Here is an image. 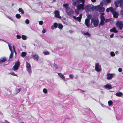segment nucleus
Instances as JSON below:
<instances>
[{
  "label": "nucleus",
  "mask_w": 123,
  "mask_h": 123,
  "mask_svg": "<svg viewBox=\"0 0 123 123\" xmlns=\"http://www.w3.org/2000/svg\"><path fill=\"white\" fill-rule=\"evenodd\" d=\"M85 2V0H73L72 4L74 6L77 7L75 10L76 14L78 15L79 14L81 9H84V4Z\"/></svg>",
  "instance_id": "obj_1"
},
{
  "label": "nucleus",
  "mask_w": 123,
  "mask_h": 123,
  "mask_svg": "<svg viewBox=\"0 0 123 123\" xmlns=\"http://www.w3.org/2000/svg\"><path fill=\"white\" fill-rule=\"evenodd\" d=\"M91 20L92 24L93 25L94 27L97 26L98 25L99 22L98 19L94 18H92Z\"/></svg>",
  "instance_id": "obj_2"
},
{
  "label": "nucleus",
  "mask_w": 123,
  "mask_h": 123,
  "mask_svg": "<svg viewBox=\"0 0 123 123\" xmlns=\"http://www.w3.org/2000/svg\"><path fill=\"white\" fill-rule=\"evenodd\" d=\"M86 11L87 12L93 10V6L92 5H87L85 7Z\"/></svg>",
  "instance_id": "obj_3"
},
{
  "label": "nucleus",
  "mask_w": 123,
  "mask_h": 123,
  "mask_svg": "<svg viewBox=\"0 0 123 123\" xmlns=\"http://www.w3.org/2000/svg\"><path fill=\"white\" fill-rule=\"evenodd\" d=\"M26 67L27 70L29 74L31 75V66L30 64L27 62H26Z\"/></svg>",
  "instance_id": "obj_4"
},
{
  "label": "nucleus",
  "mask_w": 123,
  "mask_h": 123,
  "mask_svg": "<svg viewBox=\"0 0 123 123\" xmlns=\"http://www.w3.org/2000/svg\"><path fill=\"white\" fill-rule=\"evenodd\" d=\"M116 26L118 27L120 30H121L123 26V21H117L116 24Z\"/></svg>",
  "instance_id": "obj_5"
},
{
  "label": "nucleus",
  "mask_w": 123,
  "mask_h": 123,
  "mask_svg": "<svg viewBox=\"0 0 123 123\" xmlns=\"http://www.w3.org/2000/svg\"><path fill=\"white\" fill-rule=\"evenodd\" d=\"M20 65V63L19 61H17L16 62L14 65L13 67V69L14 71L17 70Z\"/></svg>",
  "instance_id": "obj_6"
},
{
  "label": "nucleus",
  "mask_w": 123,
  "mask_h": 123,
  "mask_svg": "<svg viewBox=\"0 0 123 123\" xmlns=\"http://www.w3.org/2000/svg\"><path fill=\"white\" fill-rule=\"evenodd\" d=\"M95 69L98 72H100L101 71V65L98 63H96L95 64Z\"/></svg>",
  "instance_id": "obj_7"
},
{
  "label": "nucleus",
  "mask_w": 123,
  "mask_h": 123,
  "mask_svg": "<svg viewBox=\"0 0 123 123\" xmlns=\"http://www.w3.org/2000/svg\"><path fill=\"white\" fill-rule=\"evenodd\" d=\"M103 5V2H101L100 3V5L96 6H93V10H99L101 6H102Z\"/></svg>",
  "instance_id": "obj_8"
},
{
  "label": "nucleus",
  "mask_w": 123,
  "mask_h": 123,
  "mask_svg": "<svg viewBox=\"0 0 123 123\" xmlns=\"http://www.w3.org/2000/svg\"><path fill=\"white\" fill-rule=\"evenodd\" d=\"M119 3L120 4V7H121V6L123 4V1L121 0L120 1L119 0H117L115 2V5L116 7H117L118 6Z\"/></svg>",
  "instance_id": "obj_9"
},
{
  "label": "nucleus",
  "mask_w": 123,
  "mask_h": 123,
  "mask_svg": "<svg viewBox=\"0 0 123 123\" xmlns=\"http://www.w3.org/2000/svg\"><path fill=\"white\" fill-rule=\"evenodd\" d=\"M115 75L114 74L108 73L106 75V78L108 80H110L111 79L113 76Z\"/></svg>",
  "instance_id": "obj_10"
},
{
  "label": "nucleus",
  "mask_w": 123,
  "mask_h": 123,
  "mask_svg": "<svg viewBox=\"0 0 123 123\" xmlns=\"http://www.w3.org/2000/svg\"><path fill=\"white\" fill-rule=\"evenodd\" d=\"M55 14V16L56 18H61V17L60 16L59 12L58 10H55L54 12Z\"/></svg>",
  "instance_id": "obj_11"
},
{
  "label": "nucleus",
  "mask_w": 123,
  "mask_h": 123,
  "mask_svg": "<svg viewBox=\"0 0 123 123\" xmlns=\"http://www.w3.org/2000/svg\"><path fill=\"white\" fill-rule=\"evenodd\" d=\"M82 14H81L79 16V17H76L75 16H73V17L76 20H78L79 22H80L81 21V20L82 18Z\"/></svg>",
  "instance_id": "obj_12"
},
{
  "label": "nucleus",
  "mask_w": 123,
  "mask_h": 123,
  "mask_svg": "<svg viewBox=\"0 0 123 123\" xmlns=\"http://www.w3.org/2000/svg\"><path fill=\"white\" fill-rule=\"evenodd\" d=\"M112 12V13L113 17H114L115 18H117L118 17V14L117 12H116L115 11V9H114Z\"/></svg>",
  "instance_id": "obj_13"
},
{
  "label": "nucleus",
  "mask_w": 123,
  "mask_h": 123,
  "mask_svg": "<svg viewBox=\"0 0 123 123\" xmlns=\"http://www.w3.org/2000/svg\"><path fill=\"white\" fill-rule=\"evenodd\" d=\"M58 74L60 78L62 79L64 81H66L65 77L63 74L61 73H58Z\"/></svg>",
  "instance_id": "obj_14"
},
{
  "label": "nucleus",
  "mask_w": 123,
  "mask_h": 123,
  "mask_svg": "<svg viewBox=\"0 0 123 123\" xmlns=\"http://www.w3.org/2000/svg\"><path fill=\"white\" fill-rule=\"evenodd\" d=\"M31 56L35 60L37 61L39 59V57L37 55L32 54Z\"/></svg>",
  "instance_id": "obj_15"
},
{
  "label": "nucleus",
  "mask_w": 123,
  "mask_h": 123,
  "mask_svg": "<svg viewBox=\"0 0 123 123\" xmlns=\"http://www.w3.org/2000/svg\"><path fill=\"white\" fill-rule=\"evenodd\" d=\"M9 49L11 52V54L10 55V57L11 58L13 56V52L12 49V47L9 44L8 45Z\"/></svg>",
  "instance_id": "obj_16"
},
{
  "label": "nucleus",
  "mask_w": 123,
  "mask_h": 123,
  "mask_svg": "<svg viewBox=\"0 0 123 123\" xmlns=\"http://www.w3.org/2000/svg\"><path fill=\"white\" fill-rule=\"evenodd\" d=\"M6 60V58L5 57H2L0 59V63H1L5 62Z\"/></svg>",
  "instance_id": "obj_17"
},
{
  "label": "nucleus",
  "mask_w": 123,
  "mask_h": 123,
  "mask_svg": "<svg viewBox=\"0 0 123 123\" xmlns=\"http://www.w3.org/2000/svg\"><path fill=\"white\" fill-rule=\"evenodd\" d=\"M66 12L67 14L69 15H71L73 13V11L70 8H69V9L66 10Z\"/></svg>",
  "instance_id": "obj_18"
},
{
  "label": "nucleus",
  "mask_w": 123,
  "mask_h": 123,
  "mask_svg": "<svg viewBox=\"0 0 123 123\" xmlns=\"http://www.w3.org/2000/svg\"><path fill=\"white\" fill-rule=\"evenodd\" d=\"M66 12L67 14L69 15H71L73 13V11L70 8H69V9L66 10Z\"/></svg>",
  "instance_id": "obj_19"
},
{
  "label": "nucleus",
  "mask_w": 123,
  "mask_h": 123,
  "mask_svg": "<svg viewBox=\"0 0 123 123\" xmlns=\"http://www.w3.org/2000/svg\"><path fill=\"white\" fill-rule=\"evenodd\" d=\"M90 20L89 19L86 18L85 20V24L88 27H89Z\"/></svg>",
  "instance_id": "obj_20"
},
{
  "label": "nucleus",
  "mask_w": 123,
  "mask_h": 123,
  "mask_svg": "<svg viewBox=\"0 0 123 123\" xmlns=\"http://www.w3.org/2000/svg\"><path fill=\"white\" fill-rule=\"evenodd\" d=\"M104 87L105 88L108 89H110L112 88V87L111 85L109 84H107L105 85L104 86Z\"/></svg>",
  "instance_id": "obj_21"
},
{
  "label": "nucleus",
  "mask_w": 123,
  "mask_h": 123,
  "mask_svg": "<svg viewBox=\"0 0 123 123\" xmlns=\"http://www.w3.org/2000/svg\"><path fill=\"white\" fill-rule=\"evenodd\" d=\"M113 9L112 7H110L109 8H107L106 10V11L107 12H109L110 10L112 12L113 11Z\"/></svg>",
  "instance_id": "obj_22"
},
{
  "label": "nucleus",
  "mask_w": 123,
  "mask_h": 123,
  "mask_svg": "<svg viewBox=\"0 0 123 123\" xmlns=\"http://www.w3.org/2000/svg\"><path fill=\"white\" fill-rule=\"evenodd\" d=\"M122 95V93L120 92H119L116 93L115 95L118 97H120Z\"/></svg>",
  "instance_id": "obj_23"
},
{
  "label": "nucleus",
  "mask_w": 123,
  "mask_h": 123,
  "mask_svg": "<svg viewBox=\"0 0 123 123\" xmlns=\"http://www.w3.org/2000/svg\"><path fill=\"white\" fill-rule=\"evenodd\" d=\"M110 31L115 33H117V31L116 30V28L115 27L111 29L110 30Z\"/></svg>",
  "instance_id": "obj_24"
},
{
  "label": "nucleus",
  "mask_w": 123,
  "mask_h": 123,
  "mask_svg": "<svg viewBox=\"0 0 123 123\" xmlns=\"http://www.w3.org/2000/svg\"><path fill=\"white\" fill-rule=\"evenodd\" d=\"M102 6H101L99 11L100 12H103L105 10V8L102 7Z\"/></svg>",
  "instance_id": "obj_25"
},
{
  "label": "nucleus",
  "mask_w": 123,
  "mask_h": 123,
  "mask_svg": "<svg viewBox=\"0 0 123 123\" xmlns=\"http://www.w3.org/2000/svg\"><path fill=\"white\" fill-rule=\"evenodd\" d=\"M21 38L23 40H26L27 39V37L25 35H22Z\"/></svg>",
  "instance_id": "obj_26"
},
{
  "label": "nucleus",
  "mask_w": 123,
  "mask_h": 123,
  "mask_svg": "<svg viewBox=\"0 0 123 123\" xmlns=\"http://www.w3.org/2000/svg\"><path fill=\"white\" fill-rule=\"evenodd\" d=\"M63 6L66 9V10L69 9V7H68V4H66L63 5Z\"/></svg>",
  "instance_id": "obj_27"
},
{
  "label": "nucleus",
  "mask_w": 123,
  "mask_h": 123,
  "mask_svg": "<svg viewBox=\"0 0 123 123\" xmlns=\"http://www.w3.org/2000/svg\"><path fill=\"white\" fill-rule=\"evenodd\" d=\"M58 27L60 29H62L63 28V25L60 24H59L58 25Z\"/></svg>",
  "instance_id": "obj_28"
},
{
  "label": "nucleus",
  "mask_w": 123,
  "mask_h": 123,
  "mask_svg": "<svg viewBox=\"0 0 123 123\" xmlns=\"http://www.w3.org/2000/svg\"><path fill=\"white\" fill-rule=\"evenodd\" d=\"M18 11L19 12H21L22 14L24 13V11L21 8H19Z\"/></svg>",
  "instance_id": "obj_29"
},
{
  "label": "nucleus",
  "mask_w": 123,
  "mask_h": 123,
  "mask_svg": "<svg viewBox=\"0 0 123 123\" xmlns=\"http://www.w3.org/2000/svg\"><path fill=\"white\" fill-rule=\"evenodd\" d=\"M84 34L88 37H89L90 36V34L88 32H84Z\"/></svg>",
  "instance_id": "obj_30"
},
{
  "label": "nucleus",
  "mask_w": 123,
  "mask_h": 123,
  "mask_svg": "<svg viewBox=\"0 0 123 123\" xmlns=\"http://www.w3.org/2000/svg\"><path fill=\"white\" fill-rule=\"evenodd\" d=\"M26 55V53L25 52H23L21 53V56L22 57L25 56Z\"/></svg>",
  "instance_id": "obj_31"
},
{
  "label": "nucleus",
  "mask_w": 123,
  "mask_h": 123,
  "mask_svg": "<svg viewBox=\"0 0 123 123\" xmlns=\"http://www.w3.org/2000/svg\"><path fill=\"white\" fill-rule=\"evenodd\" d=\"M108 105L109 106H111L112 105V104L113 103V102L112 101L110 100L108 102Z\"/></svg>",
  "instance_id": "obj_32"
},
{
  "label": "nucleus",
  "mask_w": 123,
  "mask_h": 123,
  "mask_svg": "<svg viewBox=\"0 0 123 123\" xmlns=\"http://www.w3.org/2000/svg\"><path fill=\"white\" fill-rule=\"evenodd\" d=\"M6 17L8 18L9 19L12 21H14V20H13V18L11 17L10 16H7Z\"/></svg>",
  "instance_id": "obj_33"
},
{
  "label": "nucleus",
  "mask_w": 123,
  "mask_h": 123,
  "mask_svg": "<svg viewBox=\"0 0 123 123\" xmlns=\"http://www.w3.org/2000/svg\"><path fill=\"white\" fill-rule=\"evenodd\" d=\"M100 18L101 19V21L105 20V18L102 15H100Z\"/></svg>",
  "instance_id": "obj_34"
},
{
  "label": "nucleus",
  "mask_w": 123,
  "mask_h": 123,
  "mask_svg": "<svg viewBox=\"0 0 123 123\" xmlns=\"http://www.w3.org/2000/svg\"><path fill=\"white\" fill-rule=\"evenodd\" d=\"M16 17L18 19H19L21 18V16L19 14H17L16 15Z\"/></svg>",
  "instance_id": "obj_35"
},
{
  "label": "nucleus",
  "mask_w": 123,
  "mask_h": 123,
  "mask_svg": "<svg viewBox=\"0 0 123 123\" xmlns=\"http://www.w3.org/2000/svg\"><path fill=\"white\" fill-rule=\"evenodd\" d=\"M105 21H101L99 25H103L104 24Z\"/></svg>",
  "instance_id": "obj_36"
},
{
  "label": "nucleus",
  "mask_w": 123,
  "mask_h": 123,
  "mask_svg": "<svg viewBox=\"0 0 123 123\" xmlns=\"http://www.w3.org/2000/svg\"><path fill=\"white\" fill-rule=\"evenodd\" d=\"M110 55L112 56H114L115 55V53L113 51L111 52H110Z\"/></svg>",
  "instance_id": "obj_37"
},
{
  "label": "nucleus",
  "mask_w": 123,
  "mask_h": 123,
  "mask_svg": "<svg viewBox=\"0 0 123 123\" xmlns=\"http://www.w3.org/2000/svg\"><path fill=\"white\" fill-rule=\"evenodd\" d=\"M43 53L45 55H49V52L47 51L43 52Z\"/></svg>",
  "instance_id": "obj_38"
},
{
  "label": "nucleus",
  "mask_w": 123,
  "mask_h": 123,
  "mask_svg": "<svg viewBox=\"0 0 123 123\" xmlns=\"http://www.w3.org/2000/svg\"><path fill=\"white\" fill-rule=\"evenodd\" d=\"M21 90V89H19V88H17L16 89V94L17 93H19V92L20 91V90Z\"/></svg>",
  "instance_id": "obj_39"
},
{
  "label": "nucleus",
  "mask_w": 123,
  "mask_h": 123,
  "mask_svg": "<svg viewBox=\"0 0 123 123\" xmlns=\"http://www.w3.org/2000/svg\"><path fill=\"white\" fill-rule=\"evenodd\" d=\"M43 91L45 93H46L47 92V91L46 89L45 88H44L43 89Z\"/></svg>",
  "instance_id": "obj_40"
},
{
  "label": "nucleus",
  "mask_w": 123,
  "mask_h": 123,
  "mask_svg": "<svg viewBox=\"0 0 123 123\" xmlns=\"http://www.w3.org/2000/svg\"><path fill=\"white\" fill-rule=\"evenodd\" d=\"M58 25L57 23H54L53 26L55 27V28H56L57 27Z\"/></svg>",
  "instance_id": "obj_41"
},
{
  "label": "nucleus",
  "mask_w": 123,
  "mask_h": 123,
  "mask_svg": "<svg viewBox=\"0 0 123 123\" xmlns=\"http://www.w3.org/2000/svg\"><path fill=\"white\" fill-rule=\"evenodd\" d=\"M25 22L27 24H28L30 23V21L29 19H27L26 20Z\"/></svg>",
  "instance_id": "obj_42"
},
{
  "label": "nucleus",
  "mask_w": 123,
  "mask_h": 123,
  "mask_svg": "<svg viewBox=\"0 0 123 123\" xmlns=\"http://www.w3.org/2000/svg\"><path fill=\"white\" fill-rule=\"evenodd\" d=\"M53 66L56 69H57L58 68V66L55 63L54 64Z\"/></svg>",
  "instance_id": "obj_43"
},
{
  "label": "nucleus",
  "mask_w": 123,
  "mask_h": 123,
  "mask_svg": "<svg viewBox=\"0 0 123 123\" xmlns=\"http://www.w3.org/2000/svg\"><path fill=\"white\" fill-rule=\"evenodd\" d=\"M46 29H45L43 28L42 31V32L43 33H44L46 32Z\"/></svg>",
  "instance_id": "obj_44"
},
{
  "label": "nucleus",
  "mask_w": 123,
  "mask_h": 123,
  "mask_svg": "<svg viewBox=\"0 0 123 123\" xmlns=\"http://www.w3.org/2000/svg\"><path fill=\"white\" fill-rule=\"evenodd\" d=\"M39 23L40 25H42L43 24V22L42 21H40L39 22Z\"/></svg>",
  "instance_id": "obj_45"
},
{
  "label": "nucleus",
  "mask_w": 123,
  "mask_h": 123,
  "mask_svg": "<svg viewBox=\"0 0 123 123\" xmlns=\"http://www.w3.org/2000/svg\"><path fill=\"white\" fill-rule=\"evenodd\" d=\"M16 37H17V38L18 39H20L21 38V36L18 35H16Z\"/></svg>",
  "instance_id": "obj_46"
},
{
  "label": "nucleus",
  "mask_w": 123,
  "mask_h": 123,
  "mask_svg": "<svg viewBox=\"0 0 123 123\" xmlns=\"http://www.w3.org/2000/svg\"><path fill=\"white\" fill-rule=\"evenodd\" d=\"M74 75L72 74H70L69 75V77L71 79H73L74 77Z\"/></svg>",
  "instance_id": "obj_47"
},
{
  "label": "nucleus",
  "mask_w": 123,
  "mask_h": 123,
  "mask_svg": "<svg viewBox=\"0 0 123 123\" xmlns=\"http://www.w3.org/2000/svg\"><path fill=\"white\" fill-rule=\"evenodd\" d=\"M101 105L102 107H106V106L105 105L103 104H101Z\"/></svg>",
  "instance_id": "obj_48"
},
{
  "label": "nucleus",
  "mask_w": 123,
  "mask_h": 123,
  "mask_svg": "<svg viewBox=\"0 0 123 123\" xmlns=\"http://www.w3.org/2000/svg\"><path fill=\"white\" fill-rule=\"evenodd\" d=\"M118 71L120 72H121L122 71V70L121 68H119L118 69Z\"/></svg>",
  "instance_id": "obj_49"
},
{
  "label": "nucleus",
  "mask_w": 123,
  "mask_h": 123,
  "mask_svg": "<svg viewBox=\"0 0 123 123\" xmlns=\"http://www.w3.org/2000/svg\"><path fill=\"white\" fill-rule=\"evenodd\" d=\"M106 1L108 3H109L111 2V0H106Z\"/></svg>",
  "instance_id": "obj_50"
},
{
  "label": "nucleus",
  "mask_w": 123,
  "mask_h": 123,
  "mask_svg": "<svg viewBox=\"0 0 123 123\" xmlns=\"http://www.w3.org/2000/svg\"><path fill=\"white\" fill-rule=\"evenodd\" d=\"M10 74H13V75L14 76H17V75H16V74H14V73H13H13H10Z\"/></svg>",
  "instance_id": "obj_51"
},
{
  "label": "nucleus",
  "mask_w": 123,
  "mask_h": 123,
  "mask_svg": "<svg viewBox=\"0 0 123 123\" xmlns=\"http://www.w3.org/2000/svg\"><path fill=\"white\" fill-rule=\"evenodd\" d=\"M55 27L54 26H52L51 27V29L52 30H54L55 29Z\"/></svg>",
  "instance_id": "obj_52"
},
{
  "label": "nucleus",
  "mask_w": 123,
  "mask_h": 123,
  "mask_svg": "<svg viewBox=\"0 0 123 123\" xmlns=\"http://www.w3.org/2000/svg\"><path fill=\"white\" fill-rule=\"evenodd\" d=\"M114 34H112L110 35V37H113Z\"/></svg>",
  "instance_id": "obj_53"
},
{
  "label": "nucleus",
  "mask_w": 123,
  "mask_h": 123,
  "mask_svg": "<svg viewBox=\"0 0 123 123\" xmlns=\"http://www.w3.org/2000/svg\"><path fill=\"white\" fill-rule=\"evenodd\" d=\"M109 21V20L108 19H106L105 20V22H108Z\"/></svg>",
  "instance_id": "obj_54"
},
{
  "label": "nucleus",
  "mask_w": 123,
  "mask_h": 123,
  "mask_svg": "<svg viewBox=\"0 0 123 123\" xmlns=\"http://www.w3.org/2000/svg\"><path fill=\"white\" fill-rule=\"evenodd\" d=\"M92 2H94L96 1V0H91Z\"/></svg>",
  "instance_id": "obj_55"
},
{
  "label": "nucleus",
  "mask_w": 123,
  "mask_h": 123,
  "mask_svg": "<svg viewBox=\"0 0 123 123\" xmlns=\"http://www.w3.org/2000/svg\"><path fill=\"white\" fill-rule=\"evenodd\" d=\"M13 50L14 51V52L15 53V50L14 47V46H13Z\"/></svg>",
  "instance_id": "obj_56"
},
{
  "label": "nucleus",
  "mask_w": 123,
  "mask_h": 123,
  "mask_svg": "<svg viewBox=\"0 0 123 123\" xmlns=\"http://www.w3.org/2000/svg\"><path fill=\"white\" fill-rule=\"evenodd\" d=\"M104 14H105V13H104V12L103 13H102L101 14V15H102L103 16V15H104Z\"/></svg>",
  "instance_id": "obj_57"
},
{
  "label": "nucleus",
  "mask_w": 123,
  "mask_h": 123,
  "mask_svg": "<svg viewBox=\"0 0 123 123\" xmlns=\"http://www.w3.org/2000/svg\"><path fill=\"white\" fill-rule=\"evenodd\" d=\"M69 32H70V33H72V31H71V30H70V31H69Z\"/></svg>",
  "instance_id": "obj_58"
},
{
  "label": "nucleus",
  "mask_w": 123,
  "mask_h": 123,
  "mask_svg": "<svg viewBox=\"0 0 123 123\" xmlns=\"http://www.w3.org/2000/svg\"><path fill=\"white\" fill-rule=\"evenodd\" d=\"M3 41V40L0 39V41Z\"/></svg>",
  "instance_id": "obj_59"
},
{
  "label": "nucleus",
  "mask_w": 123,
  "mask_h": 123,
  "mask_svg": "<svg viewBox=\"0 0 123 123\" xmlns=\"http://www.w3.org/2000/svg\"><path fill=\"white\" fill-rule=\"evenodd\" d=\"M119 0L120 1V0ZM123 0H121V1H123Z\"/></svg>",
  "instance_id": "obj_60"
},
{
  "label": "nucleus",
  "mask_w": 123,
  "mask_h": 123,
  "mask_svg": "<svg viewBox=\"0 0 123 123\" xmlns=\"http://www.w3.org/2000/svg\"><path fill=\"white\" fill-rule=\"evenodd\" d=\"M53 1H55V0H53Z\"/></svg>",
  "instance_id": "obj_61"
},
{
  "label": "nucleus",
  "mask_w": 123,
  "mask_h": 123,
  "mask_svg": "<svg viewBox=\"0 0 123 123\" xmlns=\"http://www.w3.org/2000/svg\"><path fill=\"white\" fill-rule=\"evenodd\" d=\"M122 74H123V72H122Z\"/></svg>",
  "instance_id": "obj_62"
},
{
  "label": "nucleus",
  "mask_w": 123,
  "mask_h": 123,
  "mask_svg": "<svg viewBox=\"0 0 123 123\" xmlns=\"http://www.w3.org/2000/svg\"><path fill=\"white\" fill-rule=\"evenodd\" d=\"M73 0H72V1H73Z\"/></svg>",
  "instance_id": "obj_63"
}]
</instances>
